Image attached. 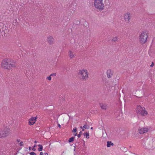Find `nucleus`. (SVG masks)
<instances>
[{
	"label": "nucleus",
	"mask_w": 155,
	"mask_h": 155,
	"mask_svg": "<svg viewBox=\"0 0 155 155\" xmlns=\"http://www.w3.org/2000/svg\"><path fill=\"white\" fill-rule=\"evenodd\" d=\"M1 66L7 69H10L12 67L15 66V62L9 59H5L2 62Z\"/></svg>",
	"instance_id": "obj_1"
},
{
	"label": "nucleus",
	"mask_w": 155,
	"mask_h": 155,
	"mask_svg": "<svg viewBox=\"0 0 155 155\" xmlns=\"http://www.w3.org/2000/svg\"><path fill=\"white\" fill-rule=\"evenodd\" d=\"M147 33V31H143L140 35V42L141 44H143L146 42L148 37Z\"/></svg>",
	"instance_id": "obj_2"
},
{
	"label": "nucleus",
	"mask_w": 155,
	"mask_h": 155,
	"mask_svg": "<svg viewBox=\"0 0 155 155\" xmlns=\"http://www.w3.org/2000/svg\"><path fill=\"white\" fill-rule=\"evenodd\" d=\"M9 130V129L6 127L3 130H0V138H2L8 135Z\"/></svg>",
	"instance_id": "obj_3"
},
{
	"label": "nucleus",
	"mask_w": 155,
	"mask_h": 155,
	"mask_svg": "<svg viewBox=\"0 0 155 155\" xmlns=\"http://www.w3.org/2000/svg\"><path fill=\"white\" fill-rule=\"evenodd\" d=\"M102 0H95L94 4L96 8L99 9H102L103 8L104 5L102 3Z\"/></svg>",
	"instance_id": "obj_4"
},
{
	"label": "nucleus",
	"mask_w": 155,
	"mask_h": 155,
	"mask_svg": "<svg viewBox=\"0 0 155 155\" xmlns=\"http://www.w3.org/2000/svg\"><path fill=\"white\" fill-rule=\"evenodd\" d=\"M78 73V75H80L82 76L81 78L83 80H85L88 77V72L87 70H80Z\"/></svg>",
	"instance_id": "obj_5"
},
{
	"label": "nucleus",
	"mask_w": 155,
	"mask_h": 155,
	"mask_svg": "<svg viewBox=\"0 0 155 155\" xmlns=\"http://www.w3.org/2000/svg\"><path fill=\"white\" fill-rule=\"evenodd\" d=\"M150 138H145L143 140L142 144H143L144 147L145 148H147L149 147H150V145L151 144V143Z\"/></svg>",
	"instance_id": "obj_6"
},
{
	"label": "nucleus",
	"mask_w": 155,
	"mask_h": 155,
	"mask_svg": "<svg viewBox=\"0 0 155 155\" xmlns=\"http://www.w3.org/2000/svg\"><path fill=\"white\" fill-rule=\"evenodd\" d=\"M144 110H145V108L144 107H141L140 105H138L136 109L137 113L141 115L142 114V112Z\"/></svg>",
	"instance_id": "obj_7"
},
{
	"label": "nucleus",
	"mask_w": 155,
	"mask_h": 155,
	"mask_svg": "<svg viewBox=\"0 0 155 155\" xmlns=\"http://www.w3.org/2000/svg\"><path fill=\"white\" fill-rule=\"evenodd\" d=\"M149 130L146 127L140 128L138 129L139 133L141 134L147 132Z\"/></svg>",
	"instance_id": "obj_8"
},
{
	"label": "nucleus",
	"mask_w": 155,
	"mask_h": 155,
	"mask_svg": "<svg viewBox=\"0 0 155 155\" xmlns=\"http://www.w3.org/2000/svg\"><path fill=\"white\" fill-rule=\"evenodd\" d=\"M37 119V116L35 117H32L31 118L29 119V125H33L36 121Z\"/></svg>",
	"instance_id": "obj_9"
},
{
	"label": "nucleus",
	"mask_w": 155,
	"mask_h": 155,
	"mask_svg": "<svg viewBox=\"0 0 155 155\" xmlns=\"http://www.w3.org/2000/svg\"><path fill=\"white\" fill-rule=\"evenodd\" d=\"M130 13H127L124 16V19L125 21H126L129 22L130 21Z\"/></svg>",
	"instance_id": "obj_10"
},
{
	"label": "nucleus",
	"mask_w": 155,
	"mask_h": 155,
	"mask_svg": "<svg viewBox=\"0 0 155 155\" xmlns=\"http://www.w3.org/2000/svg\"><path fill=\"white\" fill-rule=\"evenodd\" d=\"M54 39L51 36H49L47 38V41L49 44L50 45L52 44L53 43Z\"/></svg>",
	"instance_id": "obj_11"
},
{
	"label": "nucleus",
	"mask_w": 155,
	"mask_h": 155,
	"mask_svg": "<svg viewBox=\"0 0 155 155\" xmlns=\"http://www.w3.org/2000/svg\"><path fill=\"white\" fill-rule=\"evenodd\" d=\"M151 139V144L150 145V147H155V138H150Z\"/></svg>",
	"instance_id": "obj_12"
},
{
	"label": "nucleus",
	"mask_w": 155,
	"mask_h": 155,
	"mask_svg": "<svg viewBox=\"0 0 155 155\" xmlns=\"http://www.w3.org/2000/svg\"><path fill=\"white\" fill-rule=\"evenodd\" d=\"M69 57L71 58H74L75 56V54L73 52L71 51H69Z\"/></svg>",
	"instance_id": "obj_13"
},
{
	"label": "nucleus",
	"mask_w": 155,
	"mask_h": 155,
	"mask_svg": "<svg viewBox=\"0 0 155 155\" xmlns=\"http://www.w3.org/2000/svg\"><path fill=\"white\" fill-rule=\"evenodd\" d=\"M107 76L108 78H110L113 75L112 73H111V71L110 69L107 70Z\"/></svg>",
	"instance_id": "obj_14"
},
{
	"label": "nucleus",
	"mask_w": 155,
	"mask_h": 155,
	"mask_svg": "<svg viewBox=\"0 0 155 155\" xmlns=\"http://www.w3.org/2000/svg\"><path fill=\"white\" fill-rule=\"evenodd\" d=\"M100 105L102 109L106 110V105L104 104L100 103Z\"/></svg>",
	"instance_id": "obj_15"
},
{
	"label": "nucleus",
	"mask_w": 155,
	"mask_h": 155,
	"mask_svg": "<svg viewBox=\"0 0 155 155\" xmlns=\"http://www.w3.org/2000/svg\"><path fill=\"white\" fill-rule=\"evenodd\" d=\"M114 144V143H112L111 141H108L107 142V147H110L111 145L113 146Z\"/></svg>",
	"instance_id": "obj_16"
},
{
	"label": "nucleus",
	"mask_w": 155,
	"mask_h": 155,
	"mask_svg": "<svg viewBox=\"0 0 155 155\" xmlns=\"http://www.w3.org/2000/svg\"><path fill=\"white\" fill-rule=\"evenodd\" d=\"M38 147L39 148H38V150L39 151H42L43 150V146L41 144H39L38 145Z\"/></svg>",
	"instance_id": "obj_17"
},
{
	"label": "nucleus",
	"mask_w": 155,
	"mask_h": 155,
	"mask_svg": "<svg viewBox=\"0 0 155 155\" xmlns=\"http://www.w3.org/2000/svg\"><path fill=\"white\" fill-rule=\"evenodd\" d=\"M83 134L84 135V136H86V138L87 139H88L89 138V133L88 132H86L85 133H84Z\"/></svg>",
	"instance_id": "obj_18"
},
{
	"label": "nucleus",
	"mask_w": 155,
	"mask_h": 155,
	"mask_svg": "<svg viewBox=\"0 0 155 155\" xmlns=\"http://www.w3.org/2000/svg\"><path fill=\"white\" fill-rule=\"evenodd\" d=\"M83 127L84 128L86 129H88L90 128L89 126H88V124H87V122H85V124L84 125V126H83Z\"/></svg>",
	"instance_id": "obj_19"
},
{
	"label": "nucleus",
	"mask_w": 155,
	"mask_h": 155,
	"mask_svg": "<svg viewBox=\"0 0 155 155\" xmlns=\"http://www.w3.org/2000/svg\"><path fill=\"white\" fill-rule=\"evenodd\" d=\"M75 137H72L69 139L68 140V142L71 143L74 141Z\"/></svg>",
	"instance_id": "obj_20"
},
{
	"label": "nucleus",
	"mask_w": 155,
	"mask_h": 155,
	"mask_svg": "<svg viewBox=\"0 0 155 155\" xmlns=\"http://www.w3.org/2000/svg\"><path fill=\"white\" fill-rule=\"evenodd\" d=\"M142 114H141V115L144 116L147 114V111L145 110H143V112H142Z\"/></svg>",
	"instance_id": "obj_21"
},
{
	"label": "nucleus",
	"mask_w": 155,
	"mask_h": 155,
	"mask_svg": "<svg viewBox=\"0 0 155 155\" xmlns=\"http://www.w3.org/2000/svg\"><path fill=\"white\" fill-rule=\"evenodd\" d=\"M8 32V30H7L6 29H5V30H2V34H4V35L5 36V34L7 33V32Z\"/></svg>",
	"instance_id": "obj_22"
},
{
	"label": "nucleus",
	"mask_w": 155,
	"mask_h": 155,
	"mask_svg": "<svg viewBox=\"0 0 155 155\" xmlns=\"http://www.w3.org/2000/svg\"><path fill=\"white\" fill-rule=\"evenodd\" d=\"M77 131V129L76 127L74 128L73 130H72L73 132H76Z\"/></svg>",
	"instance_id": "obj_23"
},
{
	"label": "nucleus",
	"mask_w": 155,
	"mask_h": 155,
	"mask_svg": "<svg viewBox=\"0 0 155 155\" xmlns=\"http://www.w3.org/2000/svg\"><path fill=\"white\" fill-rule=\"evenodd\" d=\"M29 154L30 155H36V154L35 153L33 152H30L29 153Z\"/></svg>",
	"instance_id": "obj_24"
},
{
	"label": "nucleus",
	"mask_w": 155,
	"mask_h": 155,
	"mask_svg": "<svg viewBox=\"0 0 155 155\" xmlns=\"http://www.w3.org/2000/svg\"><path fill=\"white\" fill-rule=\"evenodd\" d=\"M117 37H115L113 38L112 39V40L114 41V42H115L117 41Z\"/></svg>",
	"instance_id": "obj_25"
},
{
	"label": "nucleus",
	"mask_w": 155,
	"mask_h": 155,
	"mask_svg": "<svg viewBox=\"0 0 155 155\" xmlns=\"http://www.w3.org/2000/svg\"><path fill=\"white\" fill-rule=\"evenodd\" d=\"M75 24L77 25H78L80 24V21L78 20H76L75 21Z\"/></svg>",
	"instance_id": "obj_26"
},
{
	"label": "nucleus",
	"mask_w": 155,
	"mask_h": 155,
	"mask_svg": "<svg viewBox=\"0 0 155 155\" xmlns=\"http://www.w3.org/2000/svg\"><path fill=\"white\" fill-rule=\"evenodd\" d=\"M47 79H48L49 81L51 80V76H48V77H47Z\"/></svg>",
	"instance_id": "obj_27"
},
{
	"label": "nucleus",
	"mask_w": 155,
	"mask_h": 155,
	"mask_svg": "<svg viewBox=\"0 0 155 155\" xmlns=\"http://www.w3.org/2000/svg\"><path fill=\"white\" fill-rule=\"evenodd\" d=\"M56 75V73H53L52 74H51L50 75V76H55Z\"/></svg>",
	"instance_id": "obj_28"
},
{
	"label": "nucleus",
	"mask_w": 155,
	"mask_h": 155,
	"mask_svg": "<svg viewBox=\"0 0 155 155\" xmlns=\"http://www.w3.org/2000/svg\"><path fill=\"white\" fill-rule=\"evenodd\" d=\"M19 144L20 146H23V143L22 141H21Z\"/></svg>",
	"instance_id": "obj_29"
},
{
	"label": "nucleus",
	"mask_w": 155,
	"mask_h": 155,
	"mask_svg": "<svg viewBox=\"0 0 155 155\" xmlns=\"http://www.w3.org/2000/svg\"><path fill=\"white\" fill-rule=\"evenodd\" d=\"M32 150L33 151H35L36 150V149L35 148L33 147L32 149Z\"/></svg>",
	"instance_id": "obj_30"
},
{
	"label": "nucleus",
	"mask_w": 155,
	"mask_h": 155,
	"mask_svg": "<svg viewBox=\"0 0 155 155\" xmlns=\"http://www.w3.org/2000/svg\"><path fill=\"white\" fill-rule=\"evenodd\" d=\"M154 65V63L153 62H152L151 65H150V67H153Z\"/></svg>",
	"instance_id": "obj_31"
},
{
	"label": "nucleus",
	"mask_w": 155,
	"mask_h": 155,
	"mask_svg": "<svg viewBox=\"0 0 155 155\" xmlns=\"http://www.w3.org/2000/svg\"><path fill=\"white\" fill-rule=\"evenodd\" d=\"M80 127L81 128H82V131H84V128H82V127L81 126V127Z\"/></svg>",
	"instance_id": "obj_32"
},
{
	"label": "nucleus",
	"mask_w": 155,
	"mask_h": 155,
	"mask_svg": "<svg viewBox=\"0 0 155 155\" xmlns=\"http://www.w3.org/2000/svg\"><path fill=\"white\" fill-rule=\"evenodd\" d=\"M77 136L78 138H80L81 136V135L79 134L77 135Z\"/></svg>",
	"instance_id": "obj_33"
},
{
	"label": "nucleus",
	"mask_w": 155,
	"mask_h": 155,
	"mask_svg": "<svg viewBox=\"0 0 155 155\" xmlns=\"http://www.w3.org/2000/svg\"><path fill=\"white\" fill-rule=\"evenodd\" d=\"M83 142H84V143H83V146L84 147L85 146V141L83 140Z\"/></svg>",
	"instance_id": "obj_34"
},
{
	"label": "nucleus",
	"mask_w": 155,
	"mask_h": 155,
	"mask_svg": "<svg viewBox=\"0 0 155 155\" xmlns=\"http://www.w3.org/2000/svg\"><path fill=\"white\" fill-rule=\"evenodd\" d=\"M17 141L18 142H19L20 141V139H18L17 140Z\"/></svg>",
	"instance_id": "obj_35"
},
{
	"label": "nucleus",
	"mask_w": 155,
	"mask_h": 155,
	"mask_svg": "<svg viewBox=\"0 0 155 155\" xmlns=\"http://www.w3.org/2000/svg\"><path fill=\"white\" fill-rule=\"evenodd\" d=\"M82 134V132L81 131L79 133V134H80L81 135Z\"/></svg>",
	"instance_id": "obj_36"
},
{
	"label": "nucleus",
	"mask_w": 155,
	"mask_h": 155,
	"mask_svg": "<svg viewBox=\"0 0 155 155\" xmlns=\"http://www.w3.org/2000/svg\"><path fill=\"white\" fill-rule=\"evenodd\" d=\"M43 153L42 152H41L40 153V155H43Z\"/></svg>",
	"instance_id": "obj_37"
},
{
	"label": "nucleus",
	"mask_w": 155,
	"mask_h": 155,
	"mask_svg": "<svg viewBox=\"0 0 155 155\" xmlns=\"http://www.w3.org/2000/svg\"><path fill=\"white\" fill-rule=\"evenodd\" d=\"M44 154H45V155H48V153H44Z\"/></svg>",
	"instance_id": "obj_38"
},
{
	"label": "nucleus",
	"mask_w": 155,
	"mask_h": 155,
	"mask_svg": "<svg viewBox=\"0 0 155 155\" xmlns=\"http://www.w3.org/2000/svg\"><path fill=\"white\" fill-rule=\"evenodd\" d=\"M31 147H29V150H31Z\"/></svg>",
	"instance_id": "obj_39"
},
{
	"label": "nucleus",
	"mask_w": 155,
	"mask_h": 155,
	"mask_svg": "<svg viewBox=\"0 0 155 155\" xmlns=\"http://www.w3.org/2000/svg\"><path fill=\"white\" fill-rule=\"evenodd\" d=\"M58 126L60 128H61V125H60V124H58Z\"/></svg>",
	"instance_id": "obj_40"
},
{
	"label": "nucleus",
	"mask_w": 155,
	"mask_h": 155,
	"mask_svg": "<svg viewBox=\"0 0 155 155\" xmlns=\"http://www.w3.org/2000/svg\"><path fill=\"white\" fill-rule=\"evenodd\" d=\"M37 147V145L36 144H35L33 147L35 148V147Z\"/></svg>",
	"instance_id": "obj_41"
},
{
	"label": "nucleus",
	"mask_w": 155,
	"mask_h": 155,
	"mask_svg": "<svg viewBox=\"0 0 155 155\" xmlns=\"http://www.w3.org/2000/svg\"><path fill=\"white\" fill-rule=\"evenodd\" d=\"M74 135L75 136H76L78 134H77V133H76L75 134H74Z\"/></svg>",
	"instance_id": "obj_42"
},
{
	"label": "nucleus",
	"mask_w": 155,
	"mask_h": 155,
	"mask_svg": "<svg viewBox=\"0 0 155 155\" xmlns=\"http://www.w3.org/2000/svg\"><path fill=\"white\" fill-rule=\"evenodd\" d=\"M37 143V141H36V140H35V141H34V143Z\"/></svg>",
	"instance_id": "obj_43"
},
{
	"label": "nucleus",
	"mask_w": 155,
	"mask_h": 155,
	"mask_svg": "<svg viewBox=\"0 0 155 155\" xmlns=\"http://www.w3.org/2000/svg\"><path fill=\"white\" fill-rule=\"evenodd\" d=\"M93 129V127H91V130H92Z\"/></svg>",
	"instance_id": "obj_44"
},
{
	"label": "nucleus",
	"mask_w": 155,
	"mask_h": 155,
	"mask_svg": "<svg viewBox=\"0 0 155 155\" xmlns=\"http://www.w3.org/2000/svg\"><path fill=\"white\" fill-rule=\"evenodd\" d=\"M132 155H135V154H134V153H132Z\"/></svg>",
	"instance_id": "obj_45"
},
{
	"label": "nucleus",
	"mask_w": 155,
	"mask_h": 155,
	"mask_svg": "<svg viewBox=\"0 0 155 155\" xmlns=\"http://www.w3.org/2000/svg\"><path fill=\"white\" fill-rule=\"evenodd\" d=\"M88 124V126H89L90 125V124L89 123L88 124Z\"/></svg>",
	"instance_id": "obj_46"
},
{
	"label": "nucleus",
	"mask_w": 155,
	"mask_h": 155,
	"mask_svg": "<svg viewBox=\"0 0 155 155\" xmlns=\"http://www.w3.org/2000/svg\"><path fill=\"white\" fill-rule=\"evenodd\" d=\"M78 148H79V147H79V146H78Z\"/></svg>",
	"instance_id": "obj_47"
}]
</instances>
